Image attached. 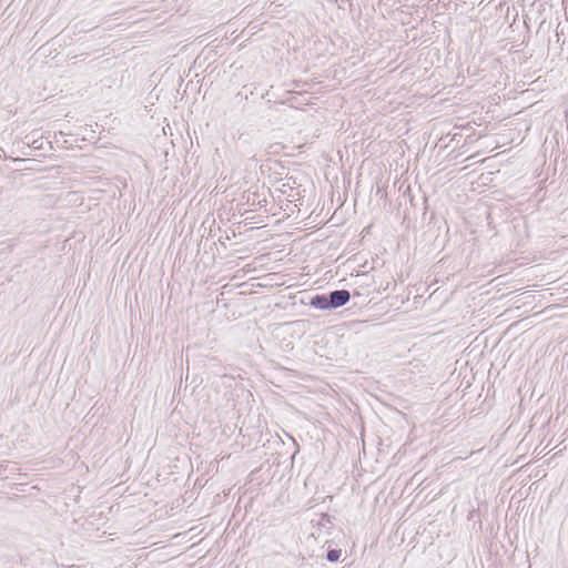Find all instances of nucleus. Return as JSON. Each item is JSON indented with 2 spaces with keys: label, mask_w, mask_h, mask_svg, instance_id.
I'll return each mask as SVG.
<instances>
[{
  "label": "nucleus",
  "mask_w": 568,
  "mask_h": 568,
  "mask_svg": "<svg viewBox=\"0 0 568 568\" xmlns=\"http://www.w3.org/2000/svg\"><path fill=\"white\" fill-rule=\"evenodd\" d=\"M351 294L347 290H336L328 294H316L310 305L317 310H335L348 303Z\"/></svg>",
  "instance_id": "nucleus-1"
},
{
  "label": "nucleus",
  "mask_w": 568,
  "mask_h": 568,
  "mask_svg": "<svg viewBox=\"0 0 568 568\" xmlns=\"http://www.w3.org/2000/svg\"><path fill=\"white\" fill-rule=\"evenodd\" d=\"M342 556L341 549H328L326 554V559L331 562H336L339 560Z\"/></svg>",
  "instance_id": "nucleus-2"
}]
</instances>
